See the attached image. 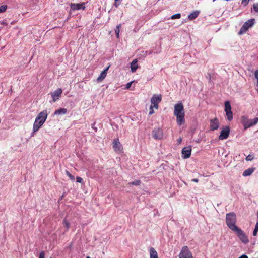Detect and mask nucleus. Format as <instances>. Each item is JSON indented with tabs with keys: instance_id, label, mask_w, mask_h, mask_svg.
I'll return each instance as SVG.
<instances>
[{
	"instance_id": "1",
	"label": "nucleus",
	"mask_w": 258,
	"mask_h": 258,
	"mask_svg": "<svg viewBox=\"0 0 258 258\" xmlns=\"http://www.w3.org/2000/svg\"><path fill=\"white\" fill-rule=\"evenodd\" d=\"M174 115L176 117V121L178 125L180 126L185 123V111L182 103L180 102L174 105Z\"/></svg>"
},
{
	"instance_id": "2",
	"label": "nucleus",
	"mask_w": 258,
	"mask_h": 258,
	"mask_svg": "<svg viewBox=\"0 0 258 258\" xmlns=\"http://www.w3.org/2000/svg\"><path fill=\"white\" fill-rule=\"evenodd\" d=\"M226 223L228 227L232 231H234L238 227L236 225V216L234 212H230L226 215Z\"/></svg>"
},
{
	"instance_id": "3",
	"label": "nucleus",
	"mask_w": 258,
	"mask_h": 258,
	"mask_svg": "<svg viewBox=\"0 0 258 258\" xmlns=\"http://www.w3.org/2000/svg\"><path fill=\"white\" fill-rule=\"evenodd\" d=\"M241 122L244 126V130H246L257 123L258 117H255L253 119H248L247 117L242 116L241 117Z\"/></svg>"
},
{
	"instance_id": "4",
	"label": "nucleus",
	"mask_w": 258,
	"mask_h": 258,
	"mask_svg": "<svg viewBox=\"0 0 258 258\" xmlns=\"http://www.w3.org/2000/svg\"><path fill=\"white\" fill-rule=\"evenodd\" d=\"M233 232H234L236 234L237 236L242 243L244 244H247L248 243L249 240L247 236L246 235L243 231L240 228H238Z\"/></svg>"
},
{
	"instance_id": "5",
	"label": "nucleus",
	"mask_w": 258,
	"mask_h": 258,
	"mask_svg": "<svg viewBox=\"0 0 258 258\" xmlns=\"http://www.w3.org/2000/svg\"><path fill=\"white\" fill-rule=\"evenodd\" d=\"M254 21L255 20L254 19H251L245 22L241 27L239 31L238 32V34L242 35L245 33L249 28L251 27L254 25Z\"/></svg>"
},
{
	"instance_id": "6",
	"label": "nucleus",
	"mask_w": 258,
	"mask_h": 258,
	"mask_svg": "<svg viewBox=\"0 0 258 258\" xmlns=\"http://www.w3.org/2000/svg\"><path fill=\"white\" fill-rule=\"evenodd\" d=\"M178 258H193L192 254L187 246L182 247Z\"/></svg>"
},
{
	"instance_id": "7",
	"label": "nucleus",
	"mask_w": 258,
	"mask_h": 258,
	"mask_svg": "<svg viewBox=\"0 0 258 258\" xmlns=\"http://www.w3.org/2000/svg\"><path fill=\"white\" fill-rule=\"evenodd\" d=\"M161 95L154 94L151 98V102L152 106L156 109L158 108V104L161 101Z\"/></svg>"
},
{
	"instance_id": "8",
	"label": "nucleus",
	"mask_w": 258,
	"mask_h": 258,
	"mask_svg": "<svg viewBox=\"0 0 258 258\" xmlns=\"http://www.w3.org/2000/svg\"><path fill=\"white\" fill-rule=\"evenodd\" d=\"M112 145L115 152L119 154L122 152L123 148L118 139H115L113 142Z\"/></svg>"
},
{
	"instance_id": "9",
	"label": "nucleus",
	"mask_w": 258,
	"mask_h": 258,
	"mask_svg": "<svg viewBox=\"0 0 258 258\" xmlns=\"http://www.w3.org/2000/svg\"><path fill=\"white\" fill-rule=\"evenodd\" d=\"M229 127L227 126H225L222 129L220 134L219 136V139L221 140L226 139L229 137Z\"/></svg>"
},
{
	"instance_id": "10",
	"label": "nucleus",
	"mask_w": 258,
	"mask_h": 258,
	"mask_svg": "<svg viewBox=\"0 0 258 258\" xmlns=\"http://www.w3.org/2000/svg\"><path fill=\"white\" fill-rule=\"evenodd\" d=\"M152 136L155 139L160 140L162 139L163 136V131L160 128H155L152 131Z\"/></svg>"
},
{
	"instance_id": "11",
	"label": "nucleus",
	"mask_w": 258,
	"mask_h": 258,
	"mask_svg": "<svg viewBox=\"0 0 258 258\" xmlns=\"http://www.w3.org/2000/svg\"><path fill=\"white\" fill-rule=\"evenodd\" d=\"M47 111L46 110H43L38 115L35 120L41 121L44 123L47 119Z\"/></svg>"
},
{
	"instance_id": "12",
	"label": "nucleus",
	"mask_w": 258,
	"mask_h": 258,
	"mask_svg": "<svg viewBox=\"0 0 258 258\" xmlns=\"http://www.w3.org/2000/svg\"><path fill=\"white\" fill-rule=\"evenodd\" d=\"M219 127V122L217 118L210 120V129L211 131L217 130Z\"/></svg>"
},
{
	"instance_id": "13",
	"label": "nucleus",
	"mask_w": 258,
	"mask_h": 258,
	"mask_svg": "<svg viewBox=\"0 0 258 258\" xmlns=\"http://www.w3.org/2000/svg\"><path fill=\"white\" fill-rule=\"evenodd\" d=\"M191 146H189L183 148L182 150V156L184 159L188 158L191 155Z\"/></svg>"
},
{
	"instance_id": "14",
	"label": "nucleus",
	"mask_w": 258,
	"mask_h": 258,
	"mask_svg": "<svg viewBox=\"0 0 258 258\" xmlns=\"http://www.w3.org/2000/svg\"><path fill=\"white\" fill-rule=\"evenodd\" d=\"M62 93V90L61 89L59 88L56 90L54 91L53 92L51 93V97L52 98V100L53 102H55L61 96Z\"/></svg>"
},
{
	"instance_id": "15",
	"label": "nucleus",
	"mask_w": 258,
	"mask_h": 258,
	"mask_svg": "<svg viewBox=\"0 0 258 258\" xmlns=\"http://www.w3.org/2000/svg\"><path fill=\"white\" fill-rule=\"evenodd\" d=\"M71 8L72 10L75 11L80 10L81 9L84 10L85 8V7L84 6V3L80 4H71Z\"/></svg>"
},
{
	"instance_id": "16",
	"label": "nucleus",
	"mask_w": 258,
	"mask_h": 258,
	"mask_svg": "<svg viewBox=\"0 0 258 258\" xmlns=\"http://www.w3.org/2000/svg\"><path fill=\"white\" fill-rule=\"evenodd\" d=\"M138 60L137 59H135L133 60L131 64V71L134 73L136 71L137 69L139 68V65L137 64Z\"/></svg>"
},
{
	"instance_id": "17",
	"label": "nucleus",
	"mask_w": 258,
	"mask_h": 258,
	"mask_svg": "<svg viewBox=\"0 0 258 258\" xmlns=\"http://www.w3.org/2000/svg\"><path fill=\"white\" fill-rule=\"evenodd\" d=\"M43 124L42 122L35 120L33 124V132H37Z\"/></svg>"
},
{
	"instance_id": "18",
	"label": "nucleus",
	"mask_w": 258,
	"mask_h": 258,
	"mask_svg": "<svg viewBox=\"0 0 258 258\" xmlns=\"http://www.w3.org/2000/svg\"><path fill=\"white\" fill-rule=\"evenodd\" d=\"M109 67H107L101 73L100 76L97 78V81H101L106 77L107 75V72L109 69Z\"/></svg>"
},
{
	"instance_id": "19",
	"label": "nucleus",
	"mask_w": 258,
	"mask_h": 258,
	"mask_svg": "<svg viewBox=\"0 0 258 258\" xmlns=\"http://www.w3.org/2000/svg\"><path fill=\"white\" fill-rule=\"evenodd\" d=\"M199 13H200L199 11H194L193 12H192L191 14H190L188 16V18L190 20H194V19H196L198 16V15H199Z\"/></svg>"
},
{
	"instance_id": "20",
	"label": "nucleus",
	"mask_w": 258,
	"mask_h": 258,
	"mask_svg": "<svg viewBox=\"0 0 258 258\" xmlns=\"http://www.w3.org/2000/svg\"><path fill=\"white\" fill-rule=\"evenodd\" d=\"M150 258H158L157 251L153 247L150 248Z\"/></svg>"
},
{
	"instance_id": "21",
	"label": "nucleus",
	"mask_w": 258,
	"mask_h": 258,
	"mask_svg": "<svg viewBox=\"0 0 258 258\" xmlns=\"http://www.w3.org/2000/svg\"><path fill=\"white\" fill-rule=\"evenodd\" d=\"M67 112L66 108H59L54 112L55 115L65 114Z\"/></svg>"
},
{
	"instance_id": "22",
	"label": "nucleus",
	"mask_w": 258,
	"mask_h": 258,
	"mask_svg": "<svg viewBox=\"0 0 258 258\" xmlns=\"http://www.w3.org/2000/svg\"><path fill=\"white\" fill-rule=\"evenodd\" d=\"M254 172V169L253 168H248L246 170H245L243 172V176H247L250 175L253 172Z\"/></svg>"
},
{
	"instance_id": "23",
	"label": "nucleus",
	"mask_w": 258,
	"mask_h": 258,
	"mask_svg": "<svg viewBox=\"0 0 258 258\" xmlns=\"http://www.w3.org/2000/svg\"><path fill=\"white\" fill-rule=\"evenodd\" d=\"M231 111V107L230 102L228 101H225V111Z\"/></svg>"
},
{
	"instance_id": "24",
	"label": "nucleus",
	"mask_w": 258,
	"mask_h": 258,
	"mask_svg": "<svg viewBox=\"0 0 258 258\" xmlns=\"http://www.w3.org/2000/svg\"><path fill=\"white\" fill-rule=\"evenodd\" d=\"M226 116H227V119L229 121H231V120H232V119H233V114H232V112L231 111L226 112Z\"/></svg>"
},
{
	"instance_id": "25",
	"label": "nucleus",
	"mask_w": 258,
	"mask_h": 258,
	"mask_svg": "<svg viewBox=\"0 0 258 258\" xmlns=\"http://www.w3.org/2000/svg\"><path fill=\"white\" fill-rule=\"evenodd\" d=\"M62 224H63V226L65 227H66L67 231L70 228V223L66 219H64L63 220V222H62Z\"/></svg>"
},
{
	"instance_id": "26",
	"label": "nucleus",
	"mask_w": 258,
	"mask_h": 258,
	"mask_svg": "<svg viewBox=\"0 0 258 258\" xmlns=\"http://www.w3.org/2000/svg\"><path fill=\"white\" fill-rule=\"evenodd\" d=\"M121 27V24L118 25L115 29V33L116 34V36L117 38H119V34L120 31V28Z\"/></svg>"
},
{
	"instance_id": "27",
	"label": "nucleus",
	"mask_w": 258,
	"mask_h": 258,
	"mask_svg": "<svg viewBox=\"0 0 258 258\" xmlns=\"http://www.w3.org/2000/svg\"><path fill=\"white\" fill-rule=\"evenodd\" d=\"M141 184V181L140 180H135L133 182H130L128 184L132 185H140Z\"/></svg>"
},
{
	"instance_id": "28",
	"label": "nucleus",
	"mask_w": 258,
	"mask_h": 258,
	"mask_svg": "<svg viewBox=\"0 0 258 258\" xmlns=\"http://www.w3.org/2000/svg\"><path fill=\"white\" fill-rule=\"evenodd\" d=\"M7 8V6L6 5H2L0 7V13H3L6 11Z\"/></svg>"
},
{
	"instance_id": "29",
	"label": "nucleus",
	"mask_w": 258,
	"mask_h": 258,
	"mask_svg": "<svg viewBox=\"0 0 258 258\" xmlns=\"http://www.w3.org/2000/svg\"><path fill=\"white\" fill-rule=\"evenodd\" d=\"M181 17V15L180 13H177L176 14H174L172 15L171 17V18L172 19H179Z\"/></svg>"
},
{
	"instance_id": "30",
	"label": "nucleus",
	"mask_w": 258,
	"mask_h": 258,
	"mask_svg": "<svg viewBox=\"0 0 258 258\" xmlns=\"http://www.w3.org/2000/svg\"><path fill=\"white\" fill-rule=\"evenodd\" d=\"M253 155H249L246 157L245 159L246 161H251L253 160Z\"/></svg>"
},
{
	"instance_id": "31",
	"label": "nucleus",
	"mask_w": 258,
	"mask_h": 258,
	"mask_svg": "<svg viewBox=\"0 0 258 258\" xmlns=\"http://www.w3.org/2000/svg\"><path fill=\"white\" fill-rule=\"evenodd\" d=\"M154 108V106H152V105H151L150 107V111H149V114L150 115H152L154 113V110H153V108Z\"/></svg>"
},
{
	"instance_id": "32",
	"label": "nucleus",
	"mask_w": 258,
	"mask_h": 258,
	"mask_svg": "<svg viewBox=\"0 0 258 258\" xmlns=\"http://www.w3.org/2000/svg\"><path fill=\"white\" fill-rule=\"evenodd\" d=\"M253 9L256 12H258V3L253 5Z\"/></svg>"
},
{
	"instance_id": "33",
	"label": "nucleus",
	"mask_w": 258,
	"mask_h": 258,
	"mask_svg": "<svg viewBox=\"0 0 258 258\" xmlns=\"http://www.w3.org/2000/svg\"><path fill=\"white\" fill-rule=\"evenodd\" d=\"M45 257V253L43 251L40 252L39 254V258H44Z\"/></svg>"
},
{
	"instance_id": "34",
	"label": "nucleus",
	"mask_w": 258,
	"mask_h": 258,
	"mask_svg": "<svg viewBox=\"0 0 258 258\" xmlns=\"http://www.w3.org/2000/svg\"><path fill=\"white\" fill-rule=\"evenodd\" d=\"M83 181V179L80 177H77L76 178V181L79 183H81Z\"/></svg>"
},
{
	"instance_id": "35",
	"label": "nucleus",
	"mask_w": 258,
	"mask_h": 258,
	"mask_svg": "<svg viewBox=\"0 0 258 258\" xmlns=\"http://www.w3.org/2000/svg\"><path fill=\"white\" fill-rule=\"evenodd\" d=\"M132 83H133V82H130L129 83H127L126 85L125 88L127 89H129L131 87Z\"/></svg>"
},
{
	"instance_id": "36",
	"label": "nucleus",
	"mask_w": 258,
	"mask_h": 258,
	"mask_svg": "<svg viewBox=\"0 0 258 258\" xmlns=\"http://www.w3.org/2000/svg\"><path fill=\"white\" fill-rule=\"evenodd\" d=\"M254 75H255V78L257 80V86H258V70H256L255 71Z\"/></svg>"
},
{
	"instance_id": "37",
	"label": "nucleus",
	"mask_w": 258,
	"mask_h": 258,
	"mask_svg": "<svg viewBox=\"0 0 258 258\" xmlns=\"http://www.w3.org/2000/svg\"><path fill=\"white\" fill-rule=\"evenodd\" d=\"M249 0H242V4L246 5L249 3Z\"/></svg>"
},
{
	"instance_id": "38",
	"label": "nucleus",
	"mask_w": 258,
	"mask_h": 258,
	"mask_svg": "<svg viewBox=\"0 0 258 258\" xmlns=\"http://www.w3.org/2000/svg\"><path fill=\"white\" fill-rule=\"evenodd\" d=\"M257 231H258V230H256V228L255 227V229L253 231V236H256Z\"/></svg>"
},
{
	"instance_id": "39",
	"label": "nucleus",
	"mask_w": 258,
	"mask_h": 258,
	"mask_svg": "<svg viewBox=\"0 0 258 258\" xmlns=\"http://www.w3.org/2000/svg\"><path fill=\"white\" fill-rule=\"evenodd\" d=\"M69 177L72 181H74L75 180V177L73 175H72V174H70V175L69 176Z\"/></svg>"
},
{
	"instance_id": "40",
	"label": "nucleus",
	"mask_w": 258,
	"mask_h": 258,
	"mask_svg": "<svg viewBox=\"0 0 258 258\" xmlns=\"http://www.w3.org/2000/svg\"><path fill=\"white\" fill-rule=\"evenodd\" d=\"M1 24H3V25H7L8 24V23H7V22H6V20H5L3 21L1 23Z\"/></svg>"
},
{
	"instance_id": "41",
	"label": "nucleus",
	"mask_w": 258,
	"mask_h": 258,
	"mask_svg": "<svg viewBox=\"0 0 258 258\" xmlns=\"http://www.w3.org/2000/svg\"><path fill=\"white\" fill-rule=\"evenodd\" d=\"M239 258H248V256L246 255L243 254L241 256H240Z\"/></svg>"
},
{
	"instance_id": "42",
	"label": "nucleus",
	"mask_w": 258,
	"mask_h": 258,
	"mask_svg": "<svg viewBox=\"0 0 258 258\" xmlns=\"http://www.w3.org/2000/svg\"><path fill=\"white\" fill-rule=\"evenodd\" d=\"M191 181L195 182H198L199 180L197 178H194L191 180Z\"/></svg>"
},
{
	"instance_id": "43",
	"label": "nucleus",
	"mask_w": 258,
	"mask_h": 258,
	"mask_svg": "<svg viewBox=\"0 0 258 258\" xmlns=\"http://www.w3.org/2000/svg\"><path fill=\"white\" fill-rule=\"evenodd\" d=\"M66 174L68 176V177L71 174L68 170H66Z\"/></svg>"
},
{
	"instance_id": "44",
	"label": "nucleus",
	"mask_w": 258,
	"mask_h": 258,
	"mask_svg": "<svg viewBox=\"0 0 258 258\" xmlns=\"http://www.w3.org/2000/svg\"><path fill=\"white\" fill-rule=\"evenodd\" d=\"M181 141H182V139H181V138H180L178 140V142L179 143H181Z\"/></svg>"
},
{
	"instance_id": "45",
	"label": "nucleus",
	"mask_w": 258,
	"mask_h": 258,
	"mask_svg": "<svg viewBox=\"0 0 258 258\" xmlns=\"http://www.w3.org/2000/svg\"><path fill=\"white\" fill-rule=\"evenodd\" d=\"M255 228H256V230H258V222L256 223L255 225Z\"/></svg>"
},
{
	"instance_id": "46",
	"label": "nucleus",
	"mask_w": 258,
	"mask_h": 258,
	"mask_svg": "<svg viewBox=\"0 0 258 258\" xmlns=\"http://www.w3.org/2000/svg\"><path fill=\"white\" fill-rule=\"evenodd\" d=\"M114 5L116 7H117L118 6V5L117 4L116 2L115 3Z\"/></svg>"
},
{
	"instance_id": "47",
	"label": "nucleus",
	"mask_w": 258,
	"mask_h": 258,
	"mask_svg": "<svg viewBox=\"0 0 258 258\" xmlns=\"http://www.w3.org/2000/svg\"><path fill=\"white\" fill-rule=\"evenodd\" d=\"M12 25L15 24V22H12L11 23Z\"/></svg>"
},
{
	"instance_id": "48",
	"label": "nucleus",
	"mask_w": 258,
	"mask_h": 258,
	"mask_svg": "<svg viewBox=\"0 0 258 258\" xmlns=\"http://www.w3.org/2000/svg\"><path fill=\"white\" fill-rule=\"evenodd\" d=\"M115 2H117L118 0H114Z\"/></svg>"
},
{
	"instance_id": "49",
	"label": "nucleus",
	"mask_w": 258,
	"mask_h": 258,
	"mask_svg": "<svg viewBox=\"0 0 258 258\" xmlns=\"http://www.w3.org/2000/svg\"><path fill=\"white\" fill-rule=\"evenodd\" d=\"M86 258H90L89 256H87Z\"/></svg>"
},
{
	"instance_id": "50",
	"label": "nucleus",
	"mask_w": 258,
	"mask_h": 258,
	"mask_svg": "<svg viewBox=\"0 0 258 258\" xmlns=\"http://www.w3.org/2000/svg\"><path fill=\"white\" fill-rule=\"evenodd\" d=\"M256 91H257V92H258V88H257V89H256Z\"/></svg>"
}]
</instances>
